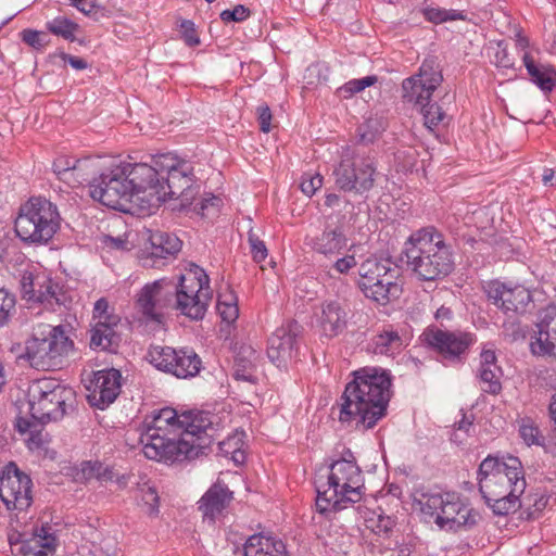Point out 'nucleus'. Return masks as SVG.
<instances>
[{
	"label": "nucleus",
	"mask_w": 556,
	"mask_h": 556,
	"mask_svg": "<svg viewBox=\"0 0 556 556\" xmlns=\"http://www.w3.org/2000/svg\"><path fill=\"white\" fill-rule=\"evenodd\" d=\"M214 418L206 412L178 414L172 407L160 409L150 421L146 420L140 434L144 456L165 463L198 457L216 438Z\"/></svg>",
	"instance_id": "1"
},
{
	"label": "nucleus",
	"mask_w": 556,
	"mask_h": 556,
	"mask_svg": "<svg viewBox=\"0 0 556 556\" xmlns=\"http://www.w3.org/2000/svg\"><path fill=\"white\" fill-rule=\"evenodd\" d=\"M211 299L207 274L199 265L187 263L185 273L146 283L137 293L136 303L148 321L161 325L170 311L193 320L202 319Z\"/></svg>",
	"instance_id": "2"
},
{
	"label": "nucleus",
	"mask_w": 556,
	"mask_h": 556,
	"mask_svg": "<svg viewBox=\"0 0 556 556\" xmlns=\"http://www.w3.org/2000/svg\"><path fill=\"white\" fill-rule=\"evenodd\" d=\"M391 386V375L382 368L355 370L341 396L339 420L363 430L374 428L387 415Z\"/></svg>",
	"instance_id": "3"
},
{
	"label": "nucleus",
	"mask_w": 556,
	"mask_h": 556,
	"mask_svg": "<svg viewBox=\"0 0 556 556\" xmlns=\"http://www.w3.org/2000/svg\"><path fill=\"white\" fill-rule=\"evenodd\" d=\"M479 491L495 515L505 516L520 507L527 482L518 457L488 456L478 470Z\"/></svg>",
	"instance_id": "4"
},
{
	"label": "nucleus",
	"mask_w": 556,
	"mask_h": 556,
	"mask_svg": "<svg viewBox=\"0 0 556 556\" xmlns=\"http://www.w3.org/2000/svg\"><path fill=\"white\" fill-rule=\"evenodd\" d=\"M406 266L419 280L435 281L446 277L454 267L451 247L434 227L414 231L402 250Z\"/></svg>",
	"instance_id": "5"
},
{
	"label": "nucleus",
	"mask_w": 556,
	"mask_h": 556,
	"mask_svg": "<svg viewBox=\"0 0 556 556\" xmlns=\"http://www.w3.org/2000/svg\"><path fill=\"white\" fill-rule=\"evenodd\" d=\"M330 466L327 489L317 490L316 508L320 514L340 511L361 502L364 495V478L352 454Z\"/></svg>",
	"instance_id": "6"
},
{
	"label": "nucleus",
	"mask_w": 556,
	"mask_h": 556,
	"mask_svg": "<svg viewBox=\"0 0 556 556\" xmlns=\"http://www.w3.org/2000/svg\"><path fill=\"white\" fill-rule=\"evenodd\" d=\"M60 222L55 204L46 198L34 197L21 206L15 231L25 242L47 243L59 230Z\"/></svg>",
	"instance_id": "7"
},
{
	"label": "nucleus",
	"mask_w": 556,
	"mask_h": 556,
	"mask_svg": "<svg viewBox=\"0 0 556 556\" xmlns=\"http://www.w3.org/2000/svg\"><path fill=\"white\" fill-rule=\"evenodd\" d=\"M415 504L421 514L441 528L458 529L476 523L472 509L455 492H421L415 497Z\"/></svg>",
	"instance_id": "8"
},
{
	"label": "nucleus",
	"mask_w": 556,
	"mask_h": 556,
	"mask_svg": "<svg viewBox=\"0 0 556 556\" xmlns=\"http://www.w3.org/2000/svg\"><path fill=\"white\" fill-rule=\"evenodd\" d=\"M155 165L161 168L164 202L179 200L181 207L191 205L200 191L192 163L176 154L163 153L155 155Z\"/></svg>",
	"instance_id": "9"
},
{
	"label": "nucleus",
	"mask_w": 556,
	"mask_h": 556,
	"mask_svg": "<svg viewBox=\"0 0 556 556\" xmlns=\"http://www.w3.org/2000/svg\"><path fill=\"white\" fill-rule=\"evenodd\" d=\"M74 392L53 380L43 379L34 383L29 389V415L40 424L58 421L72 407Z\"/></svg>",
	"instance_id": "10"
},
{
	"label": "nucleus",
	"mask_w": 556,
	"mask_h": 556,
	"mask_svg": "<svg viewBox=\"0 0 556 556\" xmlns=\"http://www.w3.org/2000/svg\"><path fill=\"white\" fill-rule=\"evenodd\" d=\"M74 349L73 340L63 326L49 329L42 337H34L26 343V358L37 370H55L63 365L64 358Z\"/></svg>",
	"instance_id": "11"
},
{
	"label": "nucleus",
	"mask_w": 556,
	"mask_h": 556,
	"mask_svg": "<svg viewBox=\"0 0 556 556\" xmlns=\"http://www.w3.org/2000/svg\"><path fill=\"white\" fill-rule=\"evenodd\" d=\"M332 175L340 191L363 195L374 188L377 167L372 157L361 156L346 150L333 168Z\"/></svg>",
	"instance_id": "12"
},
{
	"label": "nucleus",
	"mask_w": 556,
	"mask_h": 556,
	"mask_svg": "<svg viewBox=\"0 0 556 556\" xmlns=\"http://www.w3.org/2000/svg\"><path fill=\"white\" fill-rule=\"evenodd\" d=\"M358 275L363 293L378 303H387L400 291L396 270L389 260L367 258L361 264Z\"/></svg>",
	"instance_id": "13"
},
{
	"label": "nucleus",
	"mask_w": 556,
	"mask_h": 556,
	"mask_svg": "<svg viewBox=\"0 0 556 556\" xmlns=\"http://www.w3.org/2000/svg\"><path fill=\"white\" fill-rule=\"evenodd\" d=\"M127 175L131 188L134 203L141 208L157 206L164 202L165 191L162 187L161 168L155 165V156L151 164L126 163Z\"/></svg>",
	"instance_id": "14"
},
{
	"label": "nucleus",
	"mask_w": 556,
	"mask_h": 556,
	"mask_svg": "<svg viewBox=\"0 0 556 556\" xmlns=\"http://www.w3.org/2000/svg\"><path fill=\"white\" fill-rule=\"evenodd\" d=\"M126 163H122L103 172L92 180L89 193L93 200L108 207L125 211L128 203H134L128 180Z\"/></svg>",
	"instance_id": "15"
},
{
	"label": "nucleus",
	"mask_w": 556,
	"mask_h": 556,
	"mask_svg": "<svg viewBox=\"0 0 556 556\" xmlns=\"http://www.w3.org/2000/svg\"><path fill=\"white\" fill-rule=\"evenodd\" d=\"M147 359L156 369L180 379L197 376L202 368V361L190 348L174 349L164 345H151Z\"/></svg>",
	"instance_id": "16"
},
{
	"label": "nucleus",
	"mask_w": 556,
	"mask_h": 556,
	"mask_svg": "<svg viewBox=\"0 0 556 556\" xmlns=\"http://www.w3.org/2000/svg\"><path fill=\"white\" fill-rule=\"evenodd\" d=\"M18 288L23 300L55 309L63 303V293L58 283L43 273L34 271L27 265L18 275Z\"/></svg>",
	"instance_id": "17"
},
{
	"label": "nucleus",
	"mask_w": 556,
	"mask_h": 556,
	"mask_svg": "<svg viewBox=\"0 0 556 556\" xmlns=\"http://www.w3.org/2000/svg\"><path fill=\"white\" fill-rule=\"evenodd\" d=\"M33 481L16 464L9 463L0 472V500L7 509L25 511L33 503Z\"/></svg>",
	"instance_id": "18"
},
{
	"label": "nucleus",
	"mask_w": 556,
	"mask_h": 556,
	"mask_svg": "<svg viewBox=\"0 0 556 556\" xmlns=\"http://www.w3.org/2000/svg\"><path fill=\"white\" fill-rule=\"evenodd\" d=\"M443 76L434 58L426 59L419 72L402 83L403 99L418 108L430 101L433 91L441 85Z\"/></svg>",
	"instance_id": "19"
},
{
	"label": "nucleus",
	"mask_w": 556,
	"mask_h": 556,
	"mask_svg": "<svg viewBox=\"0 0 556 556\" xmlns=\"http://www.w3.org/2000/svg\"><path fill=\"white\" fill-rule=\"evenodd\" d=\"M422 341L444 359L460 362L469 346L476 341V336L464 331H448L435 327L427 328L421 334Z\"/></svg>",
	"instance_id": "20"
},
{
	"label": "nucleus",
	"mask_w": 556,
	"mask_h": 556,
	"mask_svg": "<svg viewBox=\"0 0 556 556\" xmlns=\"http://www.w3.org/2000/svg\"><path fill=\"white\" fill-rule=\"evenodd\" d=\"M488 299L505 313H522L531 302L530 291L521 285L490 281L485 286Z\"/></svg>",
	"instance_id": "21"
},
{
	"label": "nucleus",
	"mask_w": 556,
	"mask_h": 556,
	"mask_svg": "<svg viewBox=\"0 0 556 556\" xmlns=\"http://www.w3.org/2000/svg\"><path fill=\"white\" fill-rule=\"evenodd\" d=\"M301 326L288 320L278 327L268 338L267 356L277 367H285L296 352Z\"/></svg>",
	"instance_id": "22"
},
{
	"label": "nucleus",
	"mask_w": 556,
	"mask_h": 556,
	"mask_svg": "<svg viewBox=\"0 0 556 556\" xmlns=\"http://www.w3.org/2000/svg\"><path fill=\"white\" fill-rule=\"evenodd\" d=\"M354 315L346 300L326 301L321 304L320 313L317 315V325L324 336L334 338L348 328Z\"/></svg>",
	"instance_id": "23"
},
{
	"label": "nucleus",
	"mask_w": 556,
	"mask_h": 556,
	"mask_svg": "<svg viewBox=\"0 0 556 556\" xmlns=\"http://www.w3.org/2000/svg\"><path fill=\"white\" fill-rule=\"evenodd\" d=\"M121 380L122 375L117 369L111 368L97 371L87 396L89 404L99 409L106 408L118 396L122 386Z\"/></svg>",
	"instance_id": "24"
},
{
	"label": "nucleus",
	"mask_w": 556,
	"mask_h": 556,
	"mask_svg": "<svg viewBox=\"0 0 556 556\" xmlns=\"http://www.w3.org/2000/svg\"><path fill=\"white\" fill-rule=\"evenodd\" d=\"M150 251L142 257L143 266L161 267L165 260L177 255L182 247L181 240L174 233L152 232L149 237Z\"/></svg>",
	"instance_id": "25"
},
{
	"label": "nucleus",
	"mask_w": 556,
	"mask_h": 556,
	"mask_svg": "<svg viewBox=\"0 0 556 556\" xmlns=\"http://www.w3.org/2000/svg\"><path fill=\"white\" fill-rule=\"evenodd\" d=\"M305 243L315 253L333 260L345 250L348 238L341 227L326 226L321 232L306 236Z\"/></svg>",
	"instance_id": "26"
},
{
	"label": "nucleus",
	"mask_w": 556,
	"mask_h": 556,
	"mask_svg": "<svg viewBox=\"0 0 556 556\" xmlns=\"http://www.w3.org/2000/svg\"><path fill=\"white\" fill-rule=\"evenodd\" d=\"M58 546V539L49 525L34 531L33 535L24 540L20 547L22 556H53Z\"/></svg>",
	"instance_id": "27"
},
{
	"label": "nucleus",
	"mask_w": 556,
	"mask_h": 556,
	"mask_svg": "<svg viewBox=\"0 0 556 556\" xmlns=\"http://www.w3.org/2000/svg\"><path fill=\"white\" fill-rule=\"evenodd\" d=\"M232 498V492L220 483L213 484L198 502L199 510L204 518L214 520L228 506Z\"/></svg>",
	"instance_id": "28"
},
{
	"label": "nucleus",
	"mask_w": 556,
	"mask_h": 556,
	"mask_svg": "<svg viewBox=\"0 0 556 556\" xmlns=\"http://www.w3.org/2000/svg\"><path fill=\"white\" fill-rule=\"evenodd\" d=\"M523 65L529 79L543 92H551L556 87V70L547 64L538 63L525 51L522 55Z\"/></svg>",
	"instance_id": "29"
},
{
	"label": "nucleus",
	"mask_w": 556,
	"mask_h": 556,
	"mask_svg": "<svg viewBox=\"0 0 556 556\" xmlns=\"http://www.w3.org/2000/svg\"><path fill=\"white\" fill-rule=\"evenodd\" d=\"M243 554L244 556H289L281 540L260 534H253L247 540Z\"/></svg>",
	"instance_id": "30"
},
{
	"label": "nucleus",
	"mask_w": 556,
	"mask_h": 556,
	"mask_svg": "<svg viewBox=\"0 0 556 556\" xmlns=\"http://www.w3.org/2000/svg\"><path fill=\"white\" fill-rule=\"evenodd\" d=\"M257 352L251 346H241L235 358L233 378L236 380L255 383Z\"/></svg>",
	"instance_id": "31"
},
{
	"label": "nucleus",
	"mask_w": 556,
	"mask_h": 556,
	"mask_svg": "<svg viewBox=\"0 0 556 556\" xmlns=\"http://www.w3.org/2000/svg\"><path fill=\"white\" fill-rule=\"evenodd\" d=\"M112 320L96 321L91 329L90 346L94 350L110 351L118 345L117 327Z\"/></svg>",
	"instance_id": "32"
},
{
	"label": "nucleus",
	"mask_w": 556,
	"mask_h": 556,
	"mask_svg": "<svg viewBox=\"0 0 556 556\" xmlns=\"http://www.w3.org/2000/svg\"><path fill=\"white\" fill-rule=\"evenodd\" d=\"M43 425L31 418H17L16 429L24 435V441L29 450H41L48 443V434L43 431Z\"/></svg>",
	"instance_id": "33"
},
{
	"label": "nucleus",
	"mask_w": 556,
	"mask_h": 556,
	"mask_svg": "<svg viewBox=\"0 0 556 556\" xmlns=\"http://www.w3.org/2000/svg\"><path fill=\"white\" fill-rule=\"evenodd\" d=\"M404 341L397 331L384 329L372 338V349L376 354L394 355L402 351Z\"/></svg>",
	"instance_id": "34"
},
{
	"label": "nucleus",
	"mask_w": 556,
	"mask_h": 556,
	"mask_svg": "<svg viewBox=\"0 0 556 556\" xmlns=\"http://www.w3.org/2000/svg\"><path fill=\"white\" fill-rule=\"evenodd\" d=\"M421 13L426 21L435 25L443 24L446 22L467 20V14L464 11L444 9L433 5H427L422 8Z\"/></svg>",
	"instance_id": "35"
},
{
	"label": "nucleus",
	"mask_w": 556,
	"mask_h": 556,
	"mask_svg": "<svg viewBox=\"0 0 556 556\" xmlns=\"http://www.w3.org/2000/svg\"><path fill=\"white\" fill-rule=\"evenodd\" d=\"M46 28L51 34L62 37L65 40L74 41L79 25L66 16H56L46 23Z\"/></svg>",
	"instance_id": "36"
},
{
	"label": "nucleus",
	"mask_w": 556,
	"mask_h": 556,
	"mask_svg": "<svg viewBox=\"0 0 556 556\" xmlns=\"http://www.w3.org/2000/svg\"><path fill=\"white\" fill-rule=\"evenodd\" d=\"M554 320H555V316H554V314L549 313V306H547L544 309V312H543V316H542L541 321L539 324H536L538 330L535 331V334L532 338V341L530 343L531 352L534 355H539V350L538 349H542L539 345H546L545 342H544V338L543 337H545L544 334L546 332H551L549 331V326H552ZM548 334L549 336H548L547 342L551 341V342H555L556 343V336L555 334H551V333H548Z\"/></svg>",
	"instance_id": "37"
},
{
	"label": "nucleus",
	"mask_w": 556,
	"mask_h": 556,
	"mask_svg": "<svg viewBox=\"0 0 556 556\" xmlns=\"http://www.w3.org/2000/svg\"><path fill=\"white\" fill-rule=\"evenodd\" d=\"M80 471L86 480L113 481L116 477L114 470L99 460H87L80 465Z\"/></svg>",
	"instance_id": "38"
},
{
	"label": "nucleus",
	"mask_w": 556,
	"mask_h": 556,
	"mask_svg": "<svg viewBox=\"0 0 556 556\" xmlns=\"http://www.w3.org/2000/svg\"><path fill=\"white\" fill-rule=\"evenodd\" d=\"M519 434L528 446H544L545 444V437L539 426L529 417L519 421Z\"/></svg>",
	"instance_id": "39"
},
{
	"label": "nucleus",
	"mask_w": 556,
	"mask_h": 556,
	"mask_svg": "<svg viewBox=\"0 0 556 556\" xmlns=\"http://www.w3.org/2000/svg\"><path fill=\"white\" fill-rule=\"evenodd\" d=\"M216 307L224 321L232 323L239 316L237 296L232 291L218 294Z\"/></svg>",
	"instance_id": "40"
},
{
	"label": "nucleus",
	"mask_w": 556,
	"mask_h": 556,
	"mask_svg": "<svg viewBox=\"0 0 556 556\" xmlns=\"http://www.w3.org/2000/svg\"><path fill=\"white\" fill-rule=\"evenodd\" d=\"M502 369H479L480 389L488 394L497 395L502 391Z\"/></svg>",
	"instance_id": "41"
},
{
	"label": "nucleus",
	"mask_w": 556,
	"mask_h": 556,
	"mask_svg": "<svg viewBox=\"0 0 556 556\" xmlns=\"http://www.w3.org/2000/svg\"><path fill=\"white\" fill-rule=\"evenodd\" d=\"M419 111L424 117L425 126L430 130H433L439 125L443 124L447 118V115L442 108L437 103H430V101L421 105Z\"/></svg>",
	"instance_id": "42"
},
{
	"label": "nucleus",
	"mask_w": 556,
	"mask_h": 556,
	"mask_svg": "<svg viewBox=\"0 0 556 556\" xmlns=\"http://www.w3.org/2000/svg\"><path fill=\"white\" fill-rule=\"evenodd\" d=\"M137 500L139 505H141L150 516H156L159 514L160 498L153 486L146 483L141 485L138 489Z\"/></svg>",
	"instance_id": "43"
},
{
	"label": "nucleus",
	"mask_w": 556,
	"mask_h": 556,
	"mask_svg": "<svg viewBox=\"0 0 556 556\" xmlns=\"http://www.w3.org/2000/svg\"><path fill=\"white\" fill-rule=\"evenodd\" d=\"M15 295L4 288H0V328L8 325L10 318L15 313Z\"/></svg>",
	"instance_id": "44"
},
{
	"label": "nucleus",
	"mask_w": 556,
	"mask_h": 556,
	"mask_svg": "<svg viewBox=\"0 0 556 556\" xmlns=\"http://www.w3.org/2000/svg\"><path fill=\"white\" fill-rule=\"evenodd\" d=\"M72 170L75 172L76 179L78 185L81 186L85 182H92L91 177L97 170L94 162L90 157L76 160L75 164L72 167Z\"/></svg>",
	"instance_id": "45"
},
{
	"label": "nucleus",
	"mask_w": 556,
	"mask_h": 556,
	"mask_svg": "<svg viewBox=\"0 0 556 556\" xmlns=\"http://www.w3.org/2000/svg\"><path fill=\"white\" fill-rule=\"evenodd\" d=\"M242 433L235 434L233 437H229L223 442H219L220 450L226 454H231L232 459L236 463H242L244 459V454L241 451L242 445Z\"/></svg>",
	"instance_id": "46"
},
{
	"label": "nucleus",
	"mask_w": 556,
	"mask_h": 556,
	"mask_svg": "<svg viewBox=\"0 0 556 556\" xmlns=\"http://www.w3.org/2000/svg\"><path fill=\"white\" fill-rule=\"evenodd\" d=\"M376 76H366L359 79H352L340 88V92L343 97H352L353 94L363 91L365 88L376 84Z\"/></svg>",
	"instance_id": "47"
},
{
	"label": "nucleus",
	"mask_w": 556,
	"mask_h": 556,
	"mask_svg": "<svg viewBox=\"0 0 556 556\" xmlns=\"http://www.w3.org/2000/svg\"><path fill=\"white\" fill-rule=\"evenodd\" d=\"M21 38L24 43L36 50H41L49 43L47 35L30 28L22 30Z\"/></svg>",
	"instance_id": "48"
},
{
	"label": "nucleus",
	"mask_w": 556,
	"mask_h": 556,
	"mask_svg": "<svg viewBox=\"0 0 556 556\" xmlns=\"http://www.w3.org/2000/svg\"><path fill=\"white\" fill-rule=\"evenodd\" d=\"M93 319L96 321L112 320L111 323H121V317L113 312H110L109 302L101 298L94 303Z\"/></svg>",
	"instance_id": "49"
},
{
	"label": "nucleus",
	"mask_w": 556,
	"mask_h": 556,
	"mask_svg": "<svg viewBox=\"0 0 556 556\" xmlns=\"http://www.w3.org/2000/svg\"><path fill=\"white\" fill-rule=\"evenodd\" d=\"M248 241L250 244V252L253 256V260L257 263L265 261L267 257V248L263 240L258 238V236L250 229L248 233Z\"/></svg>",
	"instance_id": "50"
},
{
	"label": "nucleus",
	"mask_w": 556,
	"mask_h": 556,
	"mask_svg": "<svg viewBox=\"0 0 556 556\" xmlns=\"http://www.w3.org/2000/svg\"><path fill=\"white\" fill-rule=\"evenodd\" d=\"M493 50V60L492 62L501 68H513L514 60L510 58L506 45L502 41L496 42L494 47L491 48Z\"/></svg>",
	"instance_id": "51"
},
{
	"label": "nucleus",
	"mask_w": 556,
	"mask_h": 556,
	"mask_svg": "<svg viewBox=\"0 0 556 556\" xmlns=\"http://www.w3.org/2000/svg\"><path fill=\"white\" fill-rule=\"evenodd\" d=\"M324 178L319 174H304L300 184V188L304 194L312 197L321 188Z\"/></svg>",
	"instance_id": "52"
},
{
	"label": "nucleus",
	"mask_w": 556,
	"mask_h": 556,
	"mask_svg": "<svg viewBox=\"0 0 556 556\" xmlns=\"http://www.w3.org/2000/svg\"><path fill=\"white\" fill-rule=\"evenodd\" d=\"M549 313L554 314V316H555L554 323L552 324V326H549V331H551L549 333L556 336V305H549ZM544 336L545 337H543V338H544V342L546 345H540L542 349H538L539 355L540 356L548 355V356H553L556 358V342L548 341V343H547V339L549 336L548 332H546Z\"/></svg>",
	"instance_id": "53"
},
{
	"label": "nucleus",
	"mask_w": 556,
	"mask_h": 556,
	"mask_svg": "<svg viewBox=\"0 0 556 556\" xmlns=\"http://www.w3.org/2000/svg\"><path fill=\"white\" fill-rule=\"evenodd\" d=\"M250 16V10L242 4L236 5L232 10H224L220 18L225 23L243 22Z\"/></svg>",
	"instance_id": "54"
},
{
	"label": "nucleus",
	"mask_w": 556,
	"mask_h": 556,
	"mask_svg": "<svg viewBox=\"0 0 556 556\" xmlns=\"http://www.w3.org/2000/svg\"><path fill=\"white\" fill-rule=\"evenodd\" d=\"M179 28L188 46L193 47L200 43V39L195 33L194 23L192 21L182 20L179 24Z\"/></svg>",
	"instance_id": "55"
},
{
	"label": "nucleus",
	"mask_w": 556,
	"mask_h": 556,
	"mask_svg": "<svg viewBox=\"0 0 556 556\" xmlns=\"http://www.w3.org/2000/svg\"><path fill=\"white\" fill-rule=\"evenodd\" d=\"M472 426V420L463 415V418L456 424V428L451 434V440L462 443Z\"/></svg>",
	"instance_id": "56"
},
{
	"label": "nucleus",
	"mask_w": 556,
	"mask_h": 556,
	"mask_svg": "<svg viewBox=\"0 0 556 556\" xmlns=\"http://www.w3.org/2000/svg\"><path fill=\"white\" fill-rule=\"evenodd\" d=\"M220 205V198L214 194H208L207 197L201 199L200 202L195 204V210L198 211V213H201L204 216L206 215V212L210 211V208L217 211Z\"/></svg>",
	"instance_id": "57"
},
{
	"label": "nucleus",
	"mask_w": 556,
	"mask_h": 556,
	"mask_svg": "<svg viewBox=\"0 0 556 556\" xmlns=\"http://www.w3.org/2000/svg\"><path fill=\"white\" fill-rule=\"evenodd\" d=\"M356 265L357 262L355 256L352 254H346L336 260L333 263V268L340 274H348L350 269L354 268Z\"/></svg>",
	"instance_id": "58"
},
{
	"label": "nucleus",
	"mask_w": 556,
	"mask_h": 556,
	"mask_svg": "<svg viewBox=\"0 0 556 556\" xmlns=\"http://www.w3.org/2000/svg\"><path fill=\"white\" fill-rule=\"evenodd\" d=\"M257 118L260 123V129L267 134L270 131L271 112L268 105H260L257 108Z\"/></svg>",
	"instance_id": "59"
},
{
	"label": "nucleus",
	"mask_w": 556,
	"mask_h": 556,
	"mask_svg": "<svg viewBox=\"0 0 556 556\" xmlns=\"http://www.w3.org/2000/svg\"><path fill=\"white\" fill-rule=\"evenodd\" d=\"M53 56H59L61 60H63L64 62H67L73 68H75L77 71H83L88 67V63L86 60L67 54L63 51L54 53Z\"/></svg>",
	"instance_id": "60"
},
{
	"label": "nucleus",
	"mask_w": 556,
	"mask_h": 556,
	"mask_svg": "<svg viewBox=\"0 0 556 556\" xmlns=\"http://www.w3.org/2000/svg\"><path fill=\"white\" fill-rule=\"evenodd\" d=\"M481 362H480V368L479 369H501L500 366L496 364V355L494 351L491 350H483L481 352Z\"/></svg>",
	"instance_id": "61"
},
{
	"label": "nucleus",
	"mask_w": 556,
	"mask_h": 556,
	"mask_svg": "<svg viewBox=\"0 0 556 556\" xmlns=\"http://www.w3.org/2000/svg\"><path fill=\"white\" fill-rule=\"evenodd\" d=\"M76 160L70 156H59L53 162V172L56 176L62 174L63 172L70 169L75 164Z\"/></svg>",
	"instance_id": "62"
},
{
	"label": "nucleus",
	"mask_w": 556,
	"mask_h": 556,
	"mask_svg": "<svg viewBox=\"0 0 556 556\" xmlns=\"http://www.w3.org/2000/svg\"><path fill=\"white\" fill-rule=\"evenodd\" d=\"M358 141L364 144L371 143L377 138V131L369 130V124H363L357 129Z\"/></svg>",
	"instance_id": "63"
},
{
	"label": "nucleus",
	"mask_w": 556,
	"mask_h": 556,
	"mask_svg": "<svg viewBox=\"0 0 556 556\" xmlns=\"http://www.w3.org/2000/svg\"><path fill=\"white\" fill-rule=\"evenodd\" d=\"M542 182L545 187H556V169L544 168Z\"/></svg>",
	"instance_id": "64"
}]
</instances>
